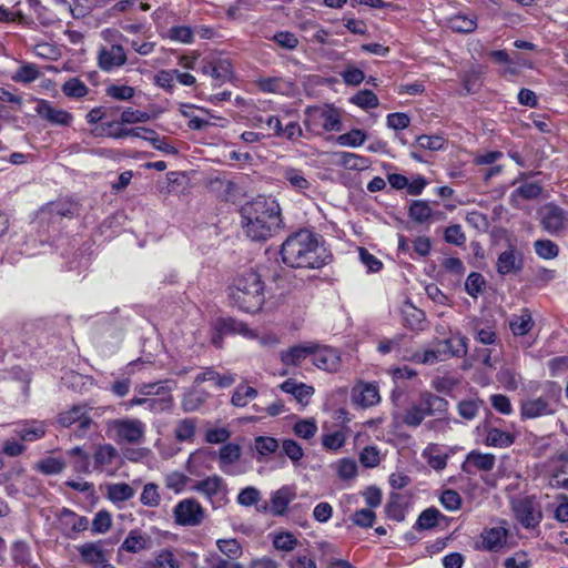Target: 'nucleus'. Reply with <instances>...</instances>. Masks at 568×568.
Segmentation results:
<instances>
[{"instance_id":"f257e3e1","label":"nucleus","mask_w":568,"mask_h":568,"mask_svg":"<svg viewBox=\"0 0 568 568\" xmlns=\"http://www.w3.org/2000/svg\"><path fill=\"white\" fill-rule=\"evenodd\" d=\"M281 257L283 263L290 267L321 268L327 264L329 255L320 244L315 233L300 230L283 242Z\"/></svg>"},{"instance_id":"f03ea898","label":"nucleus","mask_w":568,"mask_h":568,"mask_svg":"<svg viewBox=\"0 0 568 568\" xmlns=\"http://www.w3.org/2000/svg\"><path fill=\"white\" fill-rule=\"evenodd\" d=\"M245 234L253 241H266L281 227V209L271 197L257 196L241 209Z\"/></svg>"},{"instance_id":"7ed1b4c3","label":"nucleus","mask_w":568,"mask_h":568,"mask_svg":"<svg viewBox=\"0 0 568 568\" xmlns=\"http://www.w3.org/2000/svg\"><path fill=\"white\" fill-rule=\"evenodd\" d=\"M229 298L233 306L242 312L256 313L264 302V284L255 272H247L239 276L229 287Z\"/></svg>"},{"instance_id":"20e7f679","label":"nucleus","mask_w":568,"mask_h":568,"mask_svg":"<svg viewBox=\"0 0 568 568\" xmlns=\"http://www.w3.org/2000/svg\"><path fill=\"white\" fill-rule=\"evenodd\" d=\"M303 124L306 134L321 136L324 132L341 130V114L332 105L307 106L304 110Z\"/></svg>"},{"instance_id":"39448f33","label":"nucleus","mask_w":568,"mask_h":568,"mask_svg":"<svg viewBox=\"0 0 568 568\" xmlns=\"http://www.w3.org/2000/svg\"><path fill=\"white\" fill-rule=\"evenodd\" d=\"M106 432L118 444L140 445L144 442L146 425L138 418H116L106 423Z\"/></svg>"},{"instance_id":"423d86ee","label":"nucleus","mask_w":568,"mask_h":568,"mask_svg":"<svg viewBox=\"0 0 568 568\" xmlns=\"http://www.w3.org/2000/svg\"><path fill=\"white\" fill-rule=\"evenodd\" d=\"M511 511L518 523L526 529H534L539 526L542 519L540 504L534 496L513 498L510 501Z\"/></svg>"},{"instance_id":"0eeeda50","label":"nucleus","mask_w":568,"mask_h":568,"mask_svg":"<svg viewBox=\"0 0 568 568\" xmlns=\"http://www.w3.org/2000/svg\"><path fill=\"white\" fill-rule=\"evenodd\" d=\"M89 412L90 409L87 405H74L59 414L58 423L63 427L74 426L77 435L80 437L84 436L93 424Z\"/></svg>"},{"instance_id":"6e6552de","label":"nucleus","mask_w":568,"mask_h":568,"mask_svg":"<svg viewBox=\"0 0 568 568\" xmlns=\"http://www.w3.org/2000/svg\"><path fill=\"white\" fill-rule=\"evenodd\" d=\"M466 337L456 335L452 338L445 339L442 343V348L425 351L422 355H416L417 362L423 364H435L439 361L442 353H449L453 356H462L466 354Z\"/></svg>"},{"instance_id":"1a4fd4ad","label":"nucleus","mask_w":568,"mask_h":568,"mask_svg":"<svg viewBox=\"0 0 568 568\" xmlns=\"http://www.w3.org/2000/svg\"><path fill=\"white\" fill-rule=\"evenodd\" d=\"M174 518L181 526H197L204 518V509L199 501L186 498L179 501L174 507Z\"/></svg>"},{"instance_id":"9d476101","label":"nucleus","mask_w":568,"mask_h":568,"mask_svg":"<svg viewBox=\"0 0 568 568\" xmlns=\"http://www.w3.org/2000/svg\"><path fill=\"white\" fill-rule=\"evenodd\" d=\"M126 61V52L121 44L101 45L98 50V67L104 72H111L124 65Z\"/></svg>"},{"instance_id":"9b49d317","label":"nucleus","mask_w":568,"mask_h":568,"mask_svg":"<svg viewBox=\"0 0 568 568\" xmlns=\"http://www.w3.org/2000/svg\"><path fill=\"white\" fill-rule=\"evenodd\" d=\"M552 397V395H545L523 400L520 406L521 418L532 419L552 415L556 412Z\"/></svg>"},{"instance_id":"f8f14e48","label":"nucleus","mask_w":568,"mask_h":568,"mask_svg":"<svg viewBox=\"0 0 568 568\" xmlns=\"http://www.w3.org/2000/svg\"><path fill=\"white\" fill-rule=\"evenodd\" d=\"M201 71L212 78L215 87H220L233 78V65L226 58H214L205 61Z\"/></svg>"},{"instance_id":"ddd939ff","label":"nucleus","mask_w":568,"mask_h":568,"mask_svg":"<svg viewBox=\"0 0 568 568\" xmlns=\"http://www.w3.org/2000/svg\"><path fill=\"white\" fill-rule=\"evenodd\" d=\"M194 554H189L178 548H164L156 552L154 558L155 568H185L186 564H192Z\"/></svg>"},{"instance_id":"4468645a","label":"nucleus","mask_w":568,"mask_h":568,"mask_svg":"<svg viewBox=\"0 0 568 568\" xmlns=\"http://www.w3.org/2000/svg\"><path fill=\"white\" fill-rule=\"evenodd\" d=\"M352 403L366 408L379 403V388L376 383L359 381L352 388Z\"/></svg>"},{"instance_id":"2eb2a0df","label":"nucleus","mask_w":568,"mask_h":568,"mask_svg":"<svg viewBox=\"0 0 568 568\" xmlns=\"http://www.w3.org/2000/svg\"><path fill=\"white\" fill-rule=\"evenodd\" d=\"M500 523L501 526L485 528L481 531L480 549L497 552L506 546L509 530L505 520H501Z\"/></svg>"},{"instance_id":"dca6fc26","label":"nucleus","mask_w":568,"mask_h":568,"mask_svg":"<svg viewBox=\"0 0 568 568\" xmlns=\"http://www.w3.org/2000/svg\"><path fill=\"white\" fill-rule=\"evenodd\" d=\"M541 224L548 233L559 234L568 229V219L559 206L547 205L542 210Z\"/></svg>"},{"instance_id":"f3484780","label":"nucleus","mask_w":568,"mask_h":568,"mask_svg":"<svg viewBox=\"0 0 568 568\" xmlns=\"http://www.w3.org/2000/svg\"><path fill=\"white\" fill-rule=\"evenodd\" d=\"M59 523L63 535L68 538H74L79 532L89 528V520L85 516H80L68 508L61 510Z\"/></svg>"},{"instance_id":"a211bd4d","label":"nucleus","mask_w":568,"mask_h":568,"mask_svg":"<svg viewBox=\"0 0 568 568\" xmlns=\"http://www.w3.org/2000/svg\"><path fill=\"white\" fill-rule=\"evenodd\" d=\"M496 464V457L489 453H481L479 450H471L467 454L465 462L462 465V470L466 474H475L479 471H490Z\"/></svg>"},{"instance_id":"6ab92c4d","label":"nucleus","mask_w":568,"mask_h":568,"mask_svg":"<svg viewBox=\"0 0 568 568\" xmlns=\"http://www.w3.org/2000/svg\"><path fill=\"white\" fill-rule=\"evenodd\" d=\"M312 361L316 367L323 371L336 372L339 367L341 357L336 349L315 343Z\"/></svg>"},{"instance_id":"aec40b11","label":"nucleus","mask_w":568,"mask_h":568,"mask_svg":"<svg viewBox=\"0 0 568 568\" xmlns=\"http://www.w3.org/2000/svg\"><path fill=\"white\" fill-rule=\"evenodd\" d=\"M280 174L283 181L296 192L305 193L312 187V181L302 169L291 165L281 166Z\"/></svg>"},{"instance_id":"412c9836","label":"nucleus","mask_w":568,"mask_h":568,"mask_svg":"<svg viewBox=\"0 0 568 568\" xmlns=\"http://www.w3.org/2000/svg\"><path fill=\"white\" fill-rule=\"evenodd\" d=\"M78 551L83 562L94 568H104L112 566L108 562L106 555L100 542H85L78 546Z\"/></svg>"},{"instance_id":"4be33fe9","label":"nucleus","mask_w":568,"mask_h":568,"mask_svg":"<svg viewBox=\"0 0 568 568\" xmlns=\"http://www.w3.org/2000/svg\"><path fill=\"white\" fill-rule=\"evenodd\" d=\"M37 113L44 120L57 125H70L73 116L65 110L54 108L49 101L40 100L36 108Z\"/></svg>"},{"instance_id":"5701e85b","label":"nucleus","mask_w":568,"mask_h":568,"mask_svg":"<svg viewBox=\"0 0 568 568\" xmlns=\"http://www.w3.org/2000/svg\"><path fill=\"white\" fill-rule=\"evenodd\" d=\"M214 331L220 333L229 334H240L245 338L255 339L257 338V334L255 331L250 328L245 323L234 320L232 317H220L213 324Z\"/></svg>"},{"instance_id":"b1692460","label":"nucleus","mask_w":568,"mask_h":568,"mask_svg":"<svg viewBox=\"0 0 568 568\" xmlns=\"http://www.w3.org/2000/svg\"><path fill=\"white\" fill-rule=\"evenodd\" d=\"M315 349V343L308 342L290 347L280 353L281 362L286 366H298L303 361L311 357Z\"/></svg>"},{"instance_id":"393cba45","label":"nucleus","mask_w":568,"mask_h":568,"mask_svg":"<svg viewBox=\"0 0 568 568\" xmlns=\"http://www.w3.org/2000/svg\"><path fill=\"white\" fill-rule=\"evenodd\" d=\"M256 84L265 93L287 95L293 92V83L283 77H260Z\"/></svg>"},{"instance_id":"a878e982","label":"nucleus","mask_w":568,"mask_h":568,"mask_svg":"<svg viewBox=\"0 0 568 568\" xmlns=\"http://www.w3.org/2000/svg\"><path fill=\"white\" fill-rule=\"evenodd\" d=\"M135 495V489L126 483H110L105 486V496L113 504H122Z\"/></svg>"},{"instance_id":"bb28decb","label":"nucleus","mask_w":568,"mask_h":568,"mask_svg":"<svg viewBox=\"0 0 568 568\" xmlns=\"http://www.w3.org/2000/svg\"><path fill=\"white\" fill-rule=\"evenodd\" d=\"M534 326V320L528 308H523L518 314L509 317V328L515 336L528 334Z\"/></svg>"},{"instance_id":"cd10ccee","label":"nucleus","mask_w":568,"mask_h":568,"mask_svg":"<svg viewBox=\"0 0 568 568\" xmlns=\"http://www.w3.org/2000/svg\"><path fill=\"white\" fill-rule=\"evenodd\" d=\"M150 547V537L139 529L131 530L122 545L120 546V550H124L130 554H138L144 549Z\"/></svg>"},{"instance_id":"c85d7f7f","label":"nucleus","mask_w":568,"mask_h":568,"mask_svg":"<svg viewBox=\"0 0 568 568\" xmlns=\"http://www.w3.org/2000/svg\"><path fill=\"white\" fill-rule=\"evenodd\" d=\"M194 489L209 499H212L225 490V483L222 477L212 475L197 481Z\"/></svg>"},{"instance_id":"c756f323","label":"nucleus","mask_w":568,"mask_h":568,"mask_svg":"<svg viewBox=\"0 0 568 568\" xmlns=\"http://www.w3.org/2000/svg\"><path fill=\"white\" fill-rule=\"evenodd\" d=\"M240 457L241 447L239 445L232 443L223 445L219 452L220 469L227 475H234L231 468Z\"/></svg>"},{"instance_id":"7c9ffc66","label":"nucleus","mask_w":568,"mask_h":568,"mask_svg":"<svg viewBox=\"0 0 568 568\" xmlns=\"http://www.w3.org/2000/svg\"><path fill=\"white\" fill-rule=\"evenodd\" d=\"M204 382H213L219 388H227L234 384L235 376L231 373L220 374L213 368H206L195 377L194 384L201 385Z\"/></svg>"},{"instance_id":"2f4dec72","label":"nucleus","mask_w":568,"mask_h":568,"mask_svg":"<svg viewBox=\"0 0 568 568\" xmlns=\"http://www.w3.org/2000/svg\"><path fill=\"white\" fill-rule=\"evenodd\" d=\"M416 405L422 409V412L428 416L433 415L436 412H444L447 409L448 402L439 397L433 393L425 392L420 394L418 403Z\"/></svg>"},{"instance_id":"473e14b6","label":"nucleus","mask_w":568,"mask_h":568,"mask_svg":"<svg viewBox=\"0 0 568 568\" xmlns=\"http://www.w3.org/2000/svg\"><path fill=\"white\" fill-rule=\"evenodd\" d=\"M486 437L485 445L496 448H507L511 446L515 442V437L508 433L504 432L497 427L487 426L485 427Z\"/></svg>"},{"instance_id":"72a5a7b5","label":"nucleus","mask_w":568,"mask_h":568,"mask_svg":"<svg viewBox=\"0 0 568 568\" xmlns=\"http://www.w3.org/2000/svg\"><path fill=\"white\" fill-rule=\"evenodd\" d=\"M521 268V258L519 254L510 248L503 252L497 261V271L501 275L516 273Z\"/></svg>"},{"instance_id":"f704fd0d","label":"nucleus","mask_w":568,"mask_h":568,"mask_svg":"<svg viewBox=\"0 0 568 568\" xmlns=\"http://www.w3.org/2000/svg\"><path fill=\"white\" fill-rule=\"evenodd\" d=\"M280 388L294 396V398L300 402H306L308 398L313 395L314 388L312 386H308L304 383H297L296 381L288 378L284 381Z\"/></svg>"},{"instance_id":"c9c22d12","label":"nucleus","mask_w":568,"mask_h":568,"mask_svg":"<svg viewBox=\"0 0 568 568\" xmlns=\"http://www.w3.org/2000/svg\"><path fill=\"white\" fill-rule=\"evenodd\" d=\"M197 419L196 418H183L176 422L174 427V437L180 443L193 442L196 433Z\"/></svg>"},{"instance_id":"e433bc0d","label":"nucleus","mask_w":568,"mask_h":568,"mask_svg":"<svg viewBox=\"0 0 568 568\" xmlns=\"http://www.w3.org/2000/svg\"><path fill=\"white\" fill-rule=\"evenodd\" d=\"M172 387L169 381H161L155 383H142L135 387L138 395L144 397H161L171 394Z\"/></svg>"},{"instance_id":"4c0bfd02","label":"nucleus","mask_w":568,"mask_h":568,"mask_svg":"<svg viewBox=\"0 0 568 568\" xmlns=\"http://www.w3.org/2000/svg\"><path fill=\"white\" fill-rule=\"evenodd\" d=\"M448 28L459 33H470L477 28V19L471 14H455L447 21Z\"/></svg>"},{"instance_id":"58836bf2","label":"nucleus","mask_w":568,"mask_h":568,"mask_svg":"<svg viewBox=\"0 0 568 568\" xmlns=\"http://www.w3.org/2000/svg\"><path fill=\"white\" fill-rule=\"evenodd\" d=\"M294 493L290 487H282L275 493H273L271 497V511L274 515H283L288 506V504L293 500Z\"/></svg>"},{"instance_id":"ea45409f","label":"nucleus","mask_w":568,"mask_h":568,"mask_svg":"<svg viewBox=\"0 0 568 568\" xmlns=\"http://www.w3.org/2000/svg\"><path fill=\"white\" fill-rule=\"evenodd\" d=\"M540 192L541 187L538 183L526 182L513 191L510 200L515 205H519V200H534Z\"/></svg>"},{"instance_id":"a19ab883","label":"nucleus","mask_w":568,"mask_h":568,"mask_svg":"<svg viewBox=\"0 0 568 568\" xmlns=\"http://www.w3.org/2000/svg\"><path fill=\"white\" fill-rule=\"evenodd\" d=\"M14 433L22 440L34 442L44 436L45 429L42 423L32 422L14 429Z\"/></svg>"},{"instance_id":"79ce46f5","label":"nucleus","mask_w":568,"mask_h":568,"mask_svg":"<svg viewBox=\"0 0 568 568\" xmlns=\"http://www.w3.org/2000/svg\"><path fill=\"white\" fill-rule=\"evenodd\" d=\"M116 456L118 452L111 444L99 445L93 455L95 467L103 468L111 465Z\"/></svg>"},{"instance_id":"37998d69","label":"nucleus","mask_w":568,"mask_h":568,"mask_svg":"<svg viewBox=\"0 0 568 568\" xmlns=\"http://www.w3.org/2000/svg\"><path fill=\"white\" fill-rule=\"evenodd\" d=\"M216 546L230 561H236L243 554L241 544L234 538L219 539Z\"/></svg>"},{"instance_id":"c03bdc74","label":"nucleus","mask_w":568,"mask_h":568,"mask_svg":"<svg viewBox=\"0 0 568 568\" xmlns=\"http://www.w3.org/2000/svg\"><path fill=\"white\" fill-rule=\"evenodd\" d=\"M206 395L200 390H190L183 395L181 407L185 413H192L197 409L205 403Z\"/></svg>"},{"instance_id":"a18cd8bd","label":"nucleus","mask_w":568,"mask_h":568,"mask_svg":"<svg viewBox=\"0 0 568 568\" xmlns=\"http://www.w3.org/2000/svg\"><path fill=\"white\" fill-rule=\"evenodd\" d=\"M483 402L478 398L463 399L457 405V410L460 417L467 420H473L477 417Z\"/></svg>"},{"instance_id":"49530a36","label":"nucleus","mask_w":568,"mask_h":568,"mask_svg":"<svg viewBox=\"0 0 568 568\" xmlns=\"http://www.w3.org/2000/svg\"><path fill=\"white\" fill-rule=\"evenodd\" d=\"M256 396L257 390L255 388L246 385H239L232 395L231 403L236 407H244Z\"/></svg>"},{"instance_id":"de8ad7c7","label":"nucleus","mask_w":568,"mask_h":568,"mask_svg":"<svg viewBox=\"0 0 568 568\" xmlns=\"http://www.w3.org/2000/svg\"><path fill=\"white\" fill-rule=\"evenodd\" d=\"M366 134L359 129H353L337 136L336 142L341 146L357 148L364 144Z\"/></svg>"},{"instance_id":"09e8293b","label":"nucleus","mask_w":568,"mask_h":568,"mask_svg":"<svg viewBox=\"0 0 568 568\" xmlns=\"http://www.w3.org/2000/svg\"><path fill=\"white\" fill-rule=\"evenodd\" d=\"M483 71L479 68H473L462 75V84L467 93H475L481 85Z\"/></svg>"},{"instance_id":"8fccbe9b","label":"nucleus","mask_w":568,"mask_h":568,"mask_svg":"<svg viewBox=\"0 0 568 568\" xmlns=\"http://www.w3.org/2000/svg\"><path fill=\"white\" fill-rule=\"evenodd\" d=\"M173 406V396L168 394L161 397H148L145 408L154 414H161L171 410Z\"/></svg>"},{"instance_id":"3c124183","label":"nucleus","mask_w":568,"mask_h":568,"mask_svg":"<svg viewBox=\"0 0 568 568\" xmlns=\"http://www.w3.org/2000/svg\"><path fill=\"white\" fill-rule=\"evenodd\" d=\"M140 501L146 507H158L161 503L159 486L154 483H148L143 486Z\"/></svg>"},{"instance_id":"603ef678","label":"nucleus","mask_w":568,"mask_h":568,"mask_svg":"<svg viewBox=\"0 0 568 568\" xmlns=\"http://www.w3.org/2000/svg\"><path fill=\"white\" fill-rule=\"evenodd\" d=\"M351 101L364 110L377 108L379 104L377 95L371 90L357 92L352 97Z\"/></svg>"},{"instance_id":"864d4df0","label":"nucleus","mask_w":568,"mask_h":568,"mask_svg":"<svg viewBox=\"0 0 568 568\" xmlns=\"http://www.w3.org/2000/svg\"><path fill=\"white\" fill-rule=\"evenodd\" d=\"M168 36L174 42L190 44L194 41V30L189 26H174L169 30Z\"/></svg>"},{"instance_id":"5fc2aeb1","label":"nucleus","mask_w":568,"mask_h":568,"mask_svg":"<svg viewBox=\"0 0 568 568\" xmlns=\"http://www.w3.org/2000/svg\"><path fill=\"white\" fill-rule=\"evenodd\" d=\"M62 92L69 98L79 99L88 94L89 88L78 78H72L62 85Z\"/></svg>"},{"instance_id":"6e6d98bb","label":"nucleus","mask_w":568,"mask_h":568,"mask_svg":"<svg viewBox=\"0 0 568 568\" xmlns=\"http://www.w3.org/2000/svg\"><path fill=\"white\" fill-rule=\"evenodd\" d=\"M111 526H112L111 514L105 509H101L95 514V516L92 520L91 531L93 534H105L106 531L110 530Z\"/></svg>"},{"instance_id":"4d7b16f0","label":"nucleus","mask_w":568,"mask_h":568,"mask_svg":"<svg viewBox=\"0 0 568 568\" xmlns=\"http://www.w3.org/2000/svg\"><path fill=\"white\" fill-rule=\"evenodd\" d=\"M297 544L298 540L290 531H282L280 534L274 535L273 537V546L276 550L292 551L293 549H295Z\"/></svg>"},{"instance_id":"13d9d810","label":"nucleus","mask_w":568,"mask_h":568,"mask_svg":"<svg viewBox=\"0 0 568 568\" xmlns=\"http://www.w3.org/2000/svg\"><path fill=\"white\" fill-rule=\"evenodd\" d=\"M143 132L148 134V136H143V140L149 141L154 149L166 154H175L178 152L173 145L169 144L164 139L160 138V135L154 130L145 128Z\"/></svg>"},{"instance_id":"bf43d9fd","label":"nucleus","mask_w":568,"mask_h":568,"mask_svg":"<svg viewBox=\"0 0 568 568\" xmlns=\"http://www.w3.org/2000/svg\"><path fill=\"white\" fill-rule=\"evenodd\" d=\"M65 468V463L55 457H48L37 464V469L44 475H58Z\"/></svg>"},{"instance_id":"052dcab7","label":"nucleus","mask_w":568,"mask_h":568,"mask_svg":"<svg viewBox=\"0 0 568 568\" xmlns=\"http://www.w3.org/2000/svg\"><path fill=\"white\" fill-rule=\"evenodd\" d=\"M189 477L180 471H171L164 476V485L168 489L179 494L184 490Z\"/></svg>"},{"instance_id":"680f3d73","label":"nucleus","mask_w":568,"mask_h":568,"mask_svg":"<svg viewBox=\"0 0 568 568\" xmlns=\"http://www.w3.org/2000/svg\"><path fill=\"white\" fill-rule=\"evenodd\" d=\"M535 252L545 260L555 258L559 253V247L550 240H537L534 244Z\"/></svg>"},{"instance_id":"e2e57ef3","label":"nucleus","mask_w":568,"mask_h":568,"mask_svg":"<svg viewBox=\"0 0 568 568\" xmlns=\"http://www.w3.org/2000/svg\"><path fill=\"white\" fill-rule=\"evenodd\" d=\"M442 516L440 511L436 508H427L419 516L416 521V527L418 529H430L434 528L438 518Z\"/></svg>"},{"instance_id":"0e129e2a","label":"nucleus","mask_w":568,"mask_h":568,"mask_svg":"<svg viewBox=\"0 0 568 568\" xmlns=\"http://www.w3.org/2000/svg\"><path fill=\"white\" fill-rule=\"evenodd\" d=\"M497 381L508 390H515L519 384V375L509 367H503L497 373Z\"/></svg>"},{"instance_id":"69168bd1","label":"nucleus","mask_w":568,"mask_h":568,"mask_svg":"<svg viewBox=\"0 0 568 568\" xmlns=\"http://www.w3.org/2000/svg\"><path fill=\"white\" fill-rule=\"evenodd\" d=\"M341 164L348 170H364L367 168L368 161L358 154L342 152Z\"/></svg>"},{"instance_id":"338daca9","label":"nucleus","mask_w":568,"mask_h":568,"mask_svg":"<svg viewBox=\"0 0 568 568\" xmlns=\"http://www.w3.org/2000/svg\"><path fill=\"white\" fill-rule=\"evenodd\" d=\"M432 215V209L428 203L424 201H414L409 206V216L412 220L423 223Z\"/></svg>"},{"instance_id":"774afa93","label":"nucleus","mask_w":568,"mask_h":568,"mask_svg":"<svg viewBox=\"0 0 568 568\" xmlns=\"http://www.w3.org/2000/svg\"><path fill=\"white\" fill-rule=\"evenodd\" d=\"M108 97L118 101H128L134 97L135 90L124 84H112L105 89Z\"/></svg>"}]
</instances>
